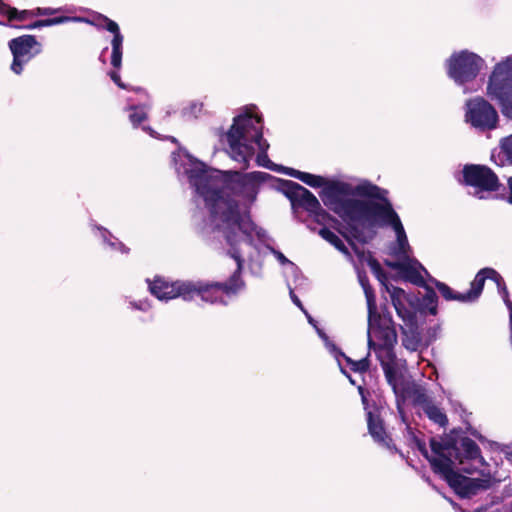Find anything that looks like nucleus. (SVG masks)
I'll list each match as a JSON object with an SVG mask.
<instances>
[{
  "label": "nucleus",
  "mask_w": 512,
  "mask_h": 512,
  "mask_svg": "<svg viewBox=\"0 0 512 512\" xmlns=\"http://www.w3.org/2000/svg\"><path fill=\"white\" fill-rule=\"evenodd\" d=\"M484 66L485 60L468 50L455 52L446 61L448 76L463 88L464 94L477 91L474 81Z\"/></svg>",
  "instance_id": "6"
},
{
  "label": "nucleus",
  "mask_w": 512,
  "mask_h": 512,
  "mask_svg": "<svg viewBox=\"0 0 512 512\" xmlns=\"http://www.w3.org/2000/svg\"><path fill=\"white\" fill-rule=\"evenodd\" d=\"M386 290L391 298V302L398 314L404 322H410L414 313L412 302L406 292L398 287L386 286Z\"/></svg>",
  "instance_id": "16"
},
{
  "label": "nucleus",
  "mask_w": 512,
  "mask_h": 512,
  "mask_svg": "<svg viewBox=\"0 0 512 512\" xmlns=\"http://www.w3.org/2000/svg\"><path fill=\"white\" fill-rule=\"evenodd\" d=\"M492 160L498 166L512 165V134L501 139L499 151L492 154Z\"/></svg>",
  "instance_id": "21"
},
{
  "label": "nucleus",
  "mask_w": 512,
  "mask_h": 512,
  "mask_svg": "<svg viewBox=\"0 0 512 512\" xmlns=\"http://www.w3.org/2000/svg\"><path fill=\"white\" fill-rule=\"evenodd\" d=\"M410 397L413 405L424 413L430 421L440 427H445L448 424V418L443 409L435 403L434 399L426 393L423 387H414Z\"/></svg>",
  "instance_id": "15"
},
{
  "label": "nucleus",
  "mask_w": 512,
  "mask_h": 512,
  "mask_svg": "<svg viewBox=\"0 0 512 512\" xmlns=\"http://www.w3.org/2000/svg\"><path fill=\"white\" fill-rule=\"evenodd\" d=\"M509 512H512V502L510 503V506H509Z\"/></svg>",
  "instance_id": "48"
},
{
  "label": "nucleus",
  "mask_w": 512,
  "mask_h": 512,
  "mask_svg": "<svg viewBox=\"0 0 512 512\" xmlns=\"http://www.w3.org/2000/svg\"><path fill=\"white\" fill-rule=\"evenodd\" d=\"M110 75V78L112 79V81L119 87V88H122V89H126V85L121 81V78H120V75L118 74V72L116 71H112L109 73Z\"/></svg>",
  "instance_id": "36"
},
{
  "label": "nucleus",
  "mask_w": 512,
  "mask_h": 512,
  "mask_svg": "<svg viewBox=\"0 0 512 512\" xmlns=\"http://www.w3.org/2000/svg\"><path fill=\"white\" fill-rule=\"evenodd\" d=\"M486 94L512 120V54L498 62L488 77Z\"/></svg>",
  "instance_id": "7"
},
{
  "label": "nucleus",
  "mask_w": 512,
  "mask_h": 512,
  "mask_svg": "<svg viewBox=\"0 0 512 512\" xmlns=\"http://www.w3.org/2000/svg\"><path fill=\"white\" fill-rule=\"evenodd\" d=\"M499 294L501 295L503 301L505 302L506 306L509 305L510 299H509V293L507 290L506 285L502 286L500 289H498Z\"/></svg>",
  "instance_id": "38"
},
{
  "label": "nucleus",
  "mask_w": 512,
  "mask_h": 512,
  "mask_svg": "<svg viewBox=\"0 0 512 512\" xmlns=\"http://www.w3.org/2000/svg\"><path fill=\"white\" fill-rule=\"evenodd\" d=\"M508 189L509 193L506 196V200L508 203L512 204V176L508 179Z\"/></svg>",
  "instance_id": "41"
},
{
  "label": "nucleus",
  "mask_w": 512,
  "mask_h": 512,
  "mask_svg": "<svg viewBox=\"0 0 512 512\" xmlns=\"http://www.w3.org/2000/svg\"><path fill=\"white\" fill-rule=\"evenodd\" d=\"M143 130L149 133L151 136H155V131L152 128L144 126Z\"/></svg>",
  "instance_id": "45"
},
{
  "label": "nucleus",
  "mask_w": 512,
  "mask_h": 512,
  "mask_svg": "<svg viewBox=\"0 0 512 512\" xmlns=\"http://www.w3.org/2000/svg\"><path fill=\"white\" fill-rule=\"evenodd\" d=\"M463 178L465 183L473 188L469 194L478 199H487L490 193L497 191L500 186L497 175L486 166H465Z\"/></svg>",
  "instance_id": "9"
},
{
  "label": "nucleus",
  "mask_w": 512,
  "mask_h": 512,
  "mask_svg": "<svg viewBox=\"0 0 512 512\" xmlns=\"http://www.w3.org/2000/svg\"><path fill=\"white\" fill-rule=\"evenodd\" d=\"M175 169L180 178H186L195 193L203 199L210 210L211 225L215 238L225 239V230H231L235 239L254 244V237L264 242L266 232L257 228L245 211H240L233 195L253 202L259 186L270 177L264 172L239 174L223 173L197 160L188 152L180 150L173 154Z\"/></svg>",
  "instance_id": "2"
},
{
  "label": "nucleus",
  "mask_w": 512,
  "mask_h": 512,
  "mask_svg": "<svg viewBox=\"0 0 512 512\" xmlns=\"http://www.w3.org/2000/svg\"><path fill=\"white\" fill-rule=\"evenodd\" d=\"M369 266L371 267V269H372L373 273L376 275V277L380 281H382L383 273H382V269H381L380 264L375 259L370 258L369 259Z\"/></svg>",
  "instance_id": "34"
},
{
  "label": "nucleus",
  "mask_w": 512,
  "mask_h": 512,
  "mask_svg": "<svg viewBox=\"0 0 512 512\" xmlns=\"http://www.w3.org/2000/svg\"><path fill=\"white\" fill-rule=\"evenodd\" d=\"M403 345L410 351H417L420 345V340L415 336H406L403 338Z\"/></svg>",
  "instance_id": "33"
},
{
  "label": "nucleus",
  "mask_w": 512,
  "mask_h": 512,
  "mask_svg": "<svg viewBox=\"0 0 512 512\" xmlns=\"http://www.w3.org/2000/svg\"><path fill=\"white\" fill-rule=\"evenodd\" d=\"M341 371H342V373H343V374H345V375L348 377L349 381H350L352 384H355V382H354L353 378H352L350 375H348V374L346 373V371H345L343 368H341Z\"/></svg>",
  "instance_id": "46"
},
{
  "label": "nucleus",
  "mask_w": 512,
  "mask_h": 512,
  "mask_svg": "<svg viewBox=\"0 0 512 512\" xmlns=\"http://www.w3.org/2000/svg\"><path fill=\"white\" fill-rule=\"evenodd\" d=\"M358 278H359L360 285L362 286L364 293H365L368 312H369V318H370V324L375 323V309L377 308V306H376L374 292H373L371 286L369 285L368 278L365 275H362L359 273Z\"/></svg>",
  "instance_id": "22"
},
{
  "label": "nucleus",
  "mask_w": 512,
  "mask_h": 512,
  "mask_svg": "<svg viewBox=\"0 0 512 512\" xmlns=\"http://www.w3.org/2000/svg\"><path fill=\"white\" fill-rule=\"evenodd\" d=\"M372 335L381 340V343L378 344L377 354L391 358L393 354L392 347L397 341V334L391 316L385 313L383 315L379 314L377 308L375 309V323L370 324V318L368 317V344L370 348L376 349Z\"/></svg>",
  "instance_id": "10"
},
{
  "label": "nucleus",
  "mask_w": 512,
  "mask_h": 512,
  "mask_svg": "<svg viewBox=\"0 0 512 512\" xmlns=\"http://www.w3.org/2000/svg\"><path fill=\"white\" fill-rule=\"evenodd\" d=\"M34 11L36 13V16H38V15H52V14H54L56 12V10L52 9V8H37Z\"/></svg>",
  "instance_id": "39"
},
{
  "label": "nucleus",
  "mask_w": 512,
  "mask_h": 512,
  "mask_svg": "<svg viewBox=\"0 0 512 512\" xmlns=\"http://www.w3.org/2000/svg\"><path fill=\"white\" fill-rule=\"evenodd\" d=\"M359 392H360V394H361V396H362V401H363V403L365 404V403H366V398H365V396L363 395V388H362V387H359Z\"/></svg>",
  "instance_id": "47"
},
{
  "label": "nucleus",
  "mask_w": 512,
  "mask_h": 512,
  "mask_svg": "<svg viewBox=\"0 0 512 512\" xmlns=\"http://www.w3.org/2000/svg\"><path fill=\"white\" fill-rule=\"evenodd\" d=\"M75 21L77 22H87L98 28L106 29L107 31L113 34V38L111 40L112 53H111V65L115 69H120L122 65V55H123V41L124 37L120 32L118 24L109 19L108 17L97 14L92 20L75 17Z\"/></svg>",
  "instance_id": "13"
},
{
  "label": "nucleus",
  "mask_w": 512,
  "mask_h": 512,
  "mask_svg": "<svg viewBox=\"0 0 512 512\" xmlns=\"http://www.w3.org/2000/svg\"><path fill=\"white\" fill-rule=\"evenodd\" d=\"M344 359L351 366V369L355 372H365L369 369L368 358H362L361 360L354 361L351 358L345 356Z\"/></svg>",
  "instance_id": "31"
},
{
  "label": "nucleus",
  "mask_w": 512,
  "mask_h": 512,
  "mask_svg": "<svg viewBox=\"0 0 512 512\" xmlns=\"http://www.w3.org/2000/svg\"><path fill=\"white\" fill-rule=\"evenodd\" d=\"M507 308L509 310V326H510V330H512V302H509V305H507Z\"/></svg>",
  "instance_id": "43"
},
{
  "label": "nucleus",
  "mask_w": 512,
  "mask_h": 512,
  "mask_svg": "<svg viewBox=\"0 0 512 512\" xmlns=\"http://www.w3.org/2000/svg\"><path fill=\"white\" fill-rule=\"evenodd\" d=\"M367 425L369 433L375 442L389 450L393 449L383 421L376 411H367Z\"/></svg>",
  "instance_id": "17"
},
{
  "label": "nucleus",
  "mask_w": 512,
  "mask_h": 512,
  "mask_svg": "<svg viewBox=\"0 0 512 512\" xmlns=\"http://www.w3.org/2000/svg\"><path fill=\"white\" fill-rule=\"evenodd\" d=\"M254 109L245 108L235 116L230 129L220 136V141L226 153L241 165V169H247L255 155L259 166L272 168L267 155L269 143L262 137V121Z\"/></svg>",
  "instance_id": "5"
},
{
  "label": "nucleus",
  "mask_w": 512,
  "mask_h": 512,
  "mask_svg": "<svg viewBox=\"0 0 512 512\" xmlns=\"http://www.w3.org/2000/svg\"><path fill=\"white\" fill-rule=\"evenodd\" d=\"M308 319V322L316 329L317 326V322L311 317V315L308 314V312L304 309L303 311Z\"/></svg>",
  "instance_id": "42"
},
{
  "label": "nucleus",
  "mask_w": 512,
  "mask_h": 512,
  "mask_svg": "<svg viewBox=\"0 0 512 512\" xmlns=\"http://www.w3.org/2000/svg\"><path fill=\"white\" fill-rule=\"evenodd\" d=\"M316 332L319 335V337L323 340L325 347L328 349V351L334 355V357L339 361V357H345L346 355L341 352L336 345L330 341L329 337L326 335V333L319 327H316Z\"/></svg>",
  "instance_id": "28"
},
{
  "label": "nucleus",
  "mask_w": 512,
  "mask_h": 512,
  "mask_svg": "<svg viewBox=\"0 0 512 512\" xmlns=\"http://www.w3.org/2000/svg\"><path fill=\"white\" fill-rule=\"evenodd\" d=\"M128 118L134 127H137L141 122L147 118V107L145 105H129Z\"/></svg>",
  "instance_id": "27"
},
{
  "label": "nucleus",
  "mask_w": 512,
  "mask_h": 512,
  "mask_svg": "<svg viewBox=\"0 0 512 512\" xmlns=\"http://www.w3.org/2000/svg\"><path fill=\"white\" fill-rule=\"evenodd\" d=\"M9 47L13 54L11 70L17 75L21 74L24 66L42 51L41 44L33 35L14 38L9 42Z\"/></svg>",
  "instance_id": "12"
},
{
  "label": "nucleus",
  "mask_w": 512,
  "mask_h": 512,
  "mask_svg": "<svg viewBox=\"0 0 512 512\" xmlns=\"http://www.w3.org/2000/svg\"><path fill=\"white\" fill-rule=\"evenodd\" d=\"M436 287L443 296V298H445L448 301L455 300L461 303H474L477 301L476 296H473L472 294L474 292L472 283L470 289L465 293L456 292L448 285L442 282H436Z\"/></svg>",
  "instance_id": "19"
},
{
  "label": "nucleus",
  "mask_w": 512,
  "mask_h": 512,
  "mask_svg": "<svg viewBox=\"0 0 512 512\" xmlns=\"http://www.w3.org/2000/svg\"><path fill=\"white\" fill-rule=\"evenodd\" d=\"M511 460H512V452H511Z\"/></svg>",
  "instance_id": "49"
},
{
  "label": "nucleus",
  "mask_w": 512,
  "mask_h": 512,
  "mask_svg": "<svg viewBox=\"0 0 512 512\" xmlns=\"http://www.w3.org/2000/svg\"><path fill=\"white\" fill-rule=\"evenodd\" d=\"M464 120L476 131L483 133L497 128L499 115L489 101L477 96L466 101Z\"/></svg>",
  "instance_id": "8"
},
{
  "label": "nucleus",
  "mask_w": 512,
  "mask_h": 512,
  "mask_svg": "<svg viewBox=\"0 0 512 512\" xmlns=\"http://www.w3.org/2000/svg\"><path fill=\"white\" fill-rule=\"evenodd\" d=\"M287 285H288V288H289V291H290V297H291V300L293 301V303L295 305H297L302 311H304V307L301 303V301L299 300V298L295 295V293L293 292V289L289 283V281L287 282Z\"/></svg>",
  "instance_id": "37"
},
{
  "label": "nucleus",
  "mask_w": 512,
  "mask_h": 512,
  "mask_svg": "<svg viewBox=\"0 0 512 512\" xmlns=\"http://www.w3.org/2000/svg\"><path fill=\"white\" fill-rule=\"evenodd\" d=\"M407 429L411 442L428 459L433 471L440 474L460 497L470 498L489 487V479L471 478L456 471L468 474L480 472L484 475L485 461L475 441L467 437L463 438L458 447L451 440L431 438L432 455H429L425 442L420 440L409 426Z\"/></svg>",
  "instance_id": "3"
},
{
  "label": "nucleus",
  "mask_w": 512,
  "mask_h": 512,
  "mask_svg": "<svg viewBox=\"0 0 512 512\" xmlns=\"http://www.w3.org/2000/svg\"><path fill=\"white\" fill-rule=\"evenodd\" d=\"M486 279L494 281L498 289L506 285L503 277L495 269L486 267L479 270L472 281L474 288V292L472 294L473 296H476L477 300L483 291Z\"/></svg>",
  "instance_id": "18"
},
{
  "label": "nucleus",
  "mask_w": 512,
  "mask_h": 512,
  "mask_svg": "<svg viewBox=\"0 0 512 512\" xmlns=\"http://www.w3.org/2000/svg\"><path fill=\"white\" fill-rule=\"evenodd\" d=\"M378 358L381 362V366L383 368L385 377L388 383L392 386H396V370L393 364L394 354H392L391 358H387L385 355H378Z\"/></svg>",
  "instance_id": "25"
},
{
  "label": "nucleus",
  "mask_w": 512,
  "mask_h": 512,
  "mask_svg": "<svg viewBox=\"0 0 512 512\" xmlns=\"http://www.w3.org/2000/svg\"><path fill=\"white\" fill-rule=\"evenodd\" d=\"M129 306L132 309L140 310L143 312H146L151 308V304L147 299H142V300H138V301L131 300V301H129Z\"/></svg>",
  "instance_id": "32"
},
{
  "label": "nucleus",
  "mask_w": 512,
  "mask_h": 512,
  "mask_svg": "<svg viewBox=\"0 0 512 512\" xmlns=\"http://www.w3.org/2000/svg\"><path fill=\"white\" fill-rule=\"evenodd\" d=\"M397 406H398V411H399V414H400V416H401L402 421L406 423V417H405V415H404L403 409L401 408V406H400V403H399V402H398V405H397Z\"/></svg>",
  "instance_id": "44"
},
{
  "label": "nucleus",
  "mask_w": 512,
  "mask_h": 512,
  "mask_svg": "<svg viewBox=\"0 0 512 512\" xmlns=\"http://www.w3.org/2000/svg\"><path fill=\"white\" fill-rule=\"evenodd\" d=\"M425 307L428 309L430 314L435 315L437 312V295L433 290H427L426 295L423 298Z\"/></svg>",
  "instance_id": "30"
},
{
  "label": "nucleus",
  "mask_w": 512,
  "mask_h": 512,
  "mask_svg": "<svg viewBox=\"0 0 512 512\" xmlns=\"http://www.w3.org/2000/svg\"><path fill=\"white\" fill-rule=\"evenodd\" d=\"M285 174L313 188L325 186L320 193L321 200L329 210L342 219L354 239L367 242L373 237L376 229L391 227L396 234L393 247L396 260L386 261V265L399 270L411 283L420 286L424 284L423 274L428 272L410 255L411 247L406 232L387 198L386 190L367 180H362L356 185L342 181L326 185V180L322 176L293 168H285Z\"/></svg>",
  "instance_id": "1"
},
{
  "label": "nucleus",
  "mask_w": 512,
  "mask_h": 512,
  "mask_svg": "<svg viewBox=\"0 0 512 512\" xmlns=\"http://www.w3.org/2000/svg\"><path fill=\"white\" fill-rule=\"evenodd\" d=\"M266 241H267V235L265 236V241L264 242L259 241L256 236L254 237V244H256V246L258 247V249L260 251V257H262V251H261V248H260V244H263L275 256L277 261L282 266H285L284 274L285 275L291 274V275L296 277L298 275V273H299L298 267L292 261H290L282 252H280V251L270 247L269 245H267ZM261 261L263 262V258H261Z\"/></svg>",
  "instance_id": "20"
},
{
  "label": "nucleus",
  "mask_w": 512,
  "mask_h": 512,
  "mask_svg": "<svg viewBox=\"0 0 512 512\" xmlns=\"http://www.w3.org/2000/svg\"><path fill=\"white\" fill-rule=\"evenodd\" d=\"M149 291L160 301H168L181 297L185 301L190 300V291L193 289L192 281L169 282L163 278L156 277L149 282Z\"/></svg>",
  "instance_id": "14"
},
{
  "label": "nucleus",
  "mask_w": 512,
  "mask_h": 512,
  "mask_svg": "<svg viewBox=\"0 0 512 512\" xmlns=\"http://www.w3.org/2000/svg\"><path fill=\"white\" fill-rule=\"evenodd\" d=\"M227 254L236 261V269L225 282H192L193 289L190 291V300L195 295L211 304L227 305V298L236 296L242 292L245 287V281L241 274L244 264L247 263L248 269L253 276L260 277L262 274V261L260 251L256 245H250L248 242H240L232 235L231 230H225V239Z\"/></svg>",
  "instance_id": "4"
},
{
  "label": "nucleus",
  "mask_w": 512,
  "mask_h": 512,
  "mask_svg": "<svg viewBox=\"0 0 512 512\" xmlns=\"http://www.w3.org/2000/svg\"><path fill=\"white\" fill-rule=\"evenodd\" d=\"M97 230L100 233V237L103 242L106 243L112 250H119L122 253H128L129 249L104 227L97 226Z\"/></svg>",
  "instance_id": "24"
},
{
  "label": "nucleus",
  "mask_w": 512,
  "mask_h": 512,
  "mask_svg": "<svg viewBox=\"0 0 512 512\" xmlns=\"http://www.w3.org/2000/svg\"><path fill=\"white\" fill-rule=\"evenodd\" d=\"M287 186L289 188L288 195L293 206L304 208L321 225H325L332 219L331 215L321 207L318 199L308 189L292 181H287Z\"/></svg>",
  "instance_id": "11"
},
{
  "label": "nucleus",
  "mask_w": 512,
  "mask_h": 512,
  "mask_svg": "<svg viewBox=\"0 0 512 512\" xmlns=\"http://www.w3.org/2000/svg\"><path fill=\"white\" fill-rule=\"evenodd\" d=\"M319 235L327 242H329L331 245H333L337 250H339L340 252L347 256H350V253L345 244L343 243V241L330 229L322 227L319 230Z\"/></svg>",
  "instance_id": "23"
},
{
  "label": "nucleus",
  "mask_w": 512,
  "mask_h": 512,
  "mask_svg": "<svg viewBox=\"0 0 512 512\" xmlns=\"http://www.w3.org/2000/svg\"><path fill=\"white\" fill-rule=\"evenodd\" d=\"M46 26H48V24L46 23V19H45V20H37L34 23L26 26V28L27 29H36V28H41V27H46Z\"/></svg>",
  "instance_id": "40"
},
{
  "label": "nucleus",
  "mask_w": 512,
  "mask_h": 512,
  "mask_svg": "<svg viewBox=\"0 0 512 512\" xmlns=\"http://www.w3.org/2000/svg\"><path fill=\"white\" fill-rule=\"evenodd\" d=\"M74 18L75 17L70 18V17H67V16H61V17L46 19V23L48 24V26H53V25H57V24H62V23L68 22L70 20L75 21Z\"/></svg>",
  "instance_id": "35"
},
{
  "label": "nucleus",
  "mask_w": 512,
  "mask_h": 512,
  "mask_svg": "<svg viewBox=\"0 0 512 512\" xmlns=\"http://www.w3.org/2000/svg\"><path fill=\"white\" fill-rule=\"evenodd\" d=\"M0 11H5L8 15L9 20L23 21L30 17L36 16L34 10H22L18 11L16 8L7 7L2 0H0Z\"/></svg>",
  "instance_id": "26"
},
{
  "label": "nucleus",
  "mask_w": 512,
  "mask_h": 512,
  "mask_svg": "<svg viewBox=\"0 0 512 512\" xmlns=\"http://www.w3.org/2000/svg\"><path fill=\"white\" fill-rule=\"evenodd\" d=\"M203 110V104L198 101H191L182 109L185 118H197Z\"/></svg>",
  "instance_id": "29"
}]
</instances>
